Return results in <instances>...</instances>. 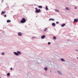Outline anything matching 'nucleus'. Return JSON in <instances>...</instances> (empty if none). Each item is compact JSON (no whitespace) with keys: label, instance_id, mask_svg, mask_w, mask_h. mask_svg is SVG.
<instances>
[{"label":"nucleus","instance_id":"f257e3e1","mask_svg":"<svg viewBox=\"0 0 78 78\" xmlns=\"http://www.w3.org/2000/svg\"><path fill=\"white\" fill-rule=\"evenodd\" d=\"M13 53L15 55H16V56H19V55H21L22 53H21V52H20V51H17V52H13Z\"/></svg>","mask_w":78,"mask_h":78},{"label":"nucleus","instance_id":"f03ea898","mask_svg":"<svg viewBox=\"0 0 78 78\" xmlns=\"http://www.w3.org/2000/svg\"><path fill=\"white\" fill-rule=\"evenodd\" d=\"M26 22V19L24 18H23L20 21V23H24Z\"/></svg>","mask_w":78,"mask_h":78},{"label":"nucleus","instance_id":"7ed1b4c3","mask_svg":"<svg viewBox=\"0 0 78 78\" xmlns=\"http://www.w3.org/2000/svg\"><path fill=\"white\" fill-rule=\"evenodd\" d=\"M35 9L36 10L35 12L36 13H39L41 11V9H37V8H35Z\"/></svg>","mask_w":78,"mask_h":78},{"label":"nucleus","instance_id":"20e7f679","mask_svg":"<svg viewBox=\"0 0 78 78\" xmlns=\"http://www.w3.org/2000/svg\"><path fill=\"white\" fill-rule=\"evenodd\" d=\"M45 38V35H43L41 37V39H44Z\"/></svg>","mask_w":78,"mask_h":78},{"label":"nucleus","instance_id":"39448f33","mask_svg":"<svg viewBox=\"0 0 78 78\" xmlns=\"http://www.w3.org/2000/svg\"><path fill=\"white\" fill-rule=\"evenodd\" d=\"M18 36H22V33L19 32L18 33Z\"/></svg>","mask_w":78,"mask_h":78},{"label":"nucleus","instance_id":"423d86ee","mask_svg":"<svg viewBox=\"0 0 78 78\" xmlns=\"http://www.w3.org/2000/svg\"><path fill=\"white\" fill-rule=\"evenodd\" d=\"M55 25H56V24H55V23H52V25L53 27H55Z\"/></svg>","mask_w":78,"mask_h":78},{"label":"nucleus","instance_id":"0eeeda50","mask_svg":"<svg viewBox=\"0 0 78 78\" xmlns=\"http://www.w3.org/2000/svg\"><path fill=\"white\" fill-rule=\"evenodd\" d=\"M78 21V19H74V22H77Z\"/></svg>","mask_w":78,"mask_h":78},{"label":"nucleus","instance_id":"6e6552de","mask_svg":"<svg viewBox=\"0 0 78 78\" xmlns=\"http://www.w3.org/2000/svg\"><path fill=\"white\" fill-rule=\"evenodd\" d=\"M11 22V20H7V23H9Z\"/></svg>","mask_w":78,"mask_h":78},{"label":"nucleus","instance_id":"1a4fd4ad","mask_svg":"<svg viewBox=\"0 0 78 78\" xmlns=\"http://www.w3.org/2000/svg\"><path fill=\"white\" fill-rule=\"evenodd\" d=\"M61 61H63V62H65V60H64V59L62 58H61Z\"/></svg>","mask_w":78,"mask_h":78},{"label":"nucleus","instance_id":"9d476101","mask_svg":"<svg viewBox=\"0 0 78 78\" xmlns=\"http://www.w3.org/2000/svg\"><path fill=\"white\" fill-rule=\"evenodd\" d=\"M49 20H52V21H54L55 20V19L53 18H50L49 19Z\"/></svg>","mask_w":78,"mask_h":78},{"label":"nucleus","instance_id":"9b49d317","mask_svg":"<svg viewBox=\"0 0 78 78\" xmlns=\"http://www.w3.org/2000/svg\"><path fill=\"white\" fill-rule=\"evenodd\" d=\"M66 25V24L65 23H63L62 25H61L62 27H64V26Z\"/></svg>","mask_w":78,"mask_h":78},{"label":"nucleus","instance_id":"f8f14e48","mask_svg":"<svg viewBox=\"0 0 78 78\" xmlns=\"http://www.w3.org/2000/svg\"><path fill=\"white\" fill-rule=\"evenodd\" d=\"M58 72L59 74L60 75H62V74H61V71H58Z\"/></svg>","mask_w":78,"mask_h":78},{"label":"nucleus","instance_id":"ddd939ff","mask_svg":"<svg viewBox=\"0 0 78 78\" xmlns=\"http://www.w3.org/2000/svg\"><path fill=\"white\" fill-rule=\"evenodd\" d=\"M5 12H6L5 11L4 12L3 11H2V12L1 13V15H2V14H5Z\"/></svg>","mask_w":78,"mask_h":78},{"label":"nucleus","instance_id":"4468645a","mask_svg":"<svg viewBox=\"0 0 78 78\" xmlns=\"http://www.w3.org/2000/svg\"><path fill=\"white\" fill-rule=\"evenodd\" d=\"M44 70H45V71H47V70H48V69L47 68V67H45L44 68Z\"/></svg>","mask_w":78,"mask_h":78},{"label":"nucleus","instance_id":"2eb2a0df","mask_svg":"<svg viewBox=\"0 0 78 78\" xmlns=\"http://www.w3.org/2000/svg\"><path fill=\"white\" fill-rule=\"evenodd\" d=\"M38 7L39 8H42V6L41 5H39L38 6Z\"/></svg>","mask_w":78,"mask_h":78},{"label":"nucleus","instance_id":"dca6fc26","mask_svg":"<svg viewBox=\"0 0 78 78\" xmlns=\"http://www.w3.org/2000/svg\"><path fill=\"white\" fill-rule=\"evenodd\" d=\"M45 9H46V11L48 10V7H47V6H46Z\"/></svg>","mask_w":78,"mask_h":78},{"label":"nucleus","instance_id":"f3484780","mask_svg":"<svg viewBox=\"0 0 78 78\" xmlns=\"http://www.w3.org/2000/svg\"><path fill=\"white\" fill-rule=\"evenodd\" d=\"M66 9L67 11H69V7H66Z\"/></svg>","mask_w":78,"mask_h":78},{"label":"nucleus","instance_id":"a211bd4d","mask_svg":"<svg viewBox=\"0 0 78 78\" xmlns=\"http://www.w3.org/2000/svg\"><path fill=\"white\" fill-rule=\"evenodd\" d=\"M53 39H55H55H56V37H55L54 36L53 37Z\"/></svg>","mask_w":78,"mask_h":78},{"label":"nucleus","instance_id":"6ab92c4d","mask_svg":"<svg viewBox=\"0 0 78 78\" xmlns=\"http://www.w3.org/2000/svg\"><path fill=\"white\" fill-rule=\"evenodd\" d=\"M7 75L8 76H9L10 75V73H7Z\"/></svg>","mask_w":78,"mask_h":78},{"label":"nucleus","instance_id":"aec40b11","mask_svg":"<svg viewBox=\"0 0 78 78\" xmlns=\"http://www.w3.org/2000/svg\"><path fill=\"white\" fill-rule=\"evenodd\" d=\"M55 11L56 12H59V10H55Z\"/></svg>","mask_w":78,"mask_h":78},{"label":"nucleus","instance_id":"412c9836","mask_svg":"<svg viewBox=\"0 0 78 78\" xmlns=\"http://www.w3.org/2000/svg\"><path fill=\"white\" fill-rule=\"evenodd\" d=\"M4 54H5V53L4 52H2L1 54L2 55H4Z\"/></svg>","mask_w":78,"mask_h":78},{"label":"nucleus","instance_id":"4be33fe9","mask_svg":"<svg viewBox=\"0 0 78 78\" xmlns=\"http://www.w3.org/2000/svg\"><path fill=\"white\" fill-rule=\"evenodd\" d=\"M51 44V43H50V42H48V45H50Z\"/></svg>","mask_w":78,"mask_h":78},{"label":"nucleus","instance_id":"5701e85b","mask_svg":"<svg viewBox=\"0 0 78 78\" xmlns=\"http://www.w3.org/2000/svg\"><path fill=\"white\" fill-rule=\"evenodd\" d=\"M4 17H6V15H5Z\"/></svg>","mask_w":78,"mask_h":78},{"label":"nucleus","instance_id":"b1692460","mask_svg":"<svg viewBox=\"0 0 78 78\" xmlns=\"http://www.w3.org/2000/svg\"><path fill=\"white\" fill-rule=\"evenodd\" d=\"M59 22H56V24H58V23H59Z\"/></svg>","mask_w":78,"mask_h":78},{"label":"nucleus","instance_id":"393cba45","mask_svg":"<svg viewBox=\"0 0 78 78\" xmlns=\"http://www.w3.org/2000/svg\"><path fill=\"white\" fill-rule=\"evenodd\" d=\"M10 70H12V68H10Z\"/></svg>","mask_w":78,"mask_h":78},{"label":"nucleus","instance_id":"a878e982","mask_svg":"<svg viewBox=\"0 0 78 78\" xmlns=\"http://www.w3.org/2000/svg\"><path fill=\"white\" fill-rule=\"evenodd\" d=\"M36 37H32V38H36Z\"/></svg>","mask_w":78,"mask_h":78},{"label":"nucleus","instance_id":"bb28decb","mask_svg":"<svg viewBox=\"0 0 78 78\" xmlns=\"http://www.w3.org/2000/svg\"><path fill=\"white\" fill-rule=\"evenodd\" d=\"M45 30H47V28H45Z\"/></svg>","mask_w":78,"mask_h":78},{"label":"nucleus","instance_id":"cd10ccee","mask_svg":"<svg viewBox=\"0 0 78 78\" xmlns=\"http://www.w3.org/2000/svg\"><path fill=\"white\" fill-rule=\"evenodd\" d=\"M76 51H78V50L77 49H76Z\"/></svg>","mask_w":78,"mask_h":78},{"label":"nucleus","instance_id":"c85d7f7f","mask_svg":"<svg viewBox=\"0 0 78 78\" xmlns=\"http://www.w3.org/2000/svg\"><path fill=\"white\" fill-rule=\"evenodd\" d=\"M44 31H46V30H44Z\"/></svg>","mask_w":78,"mask_h":78},{"label":"nucleus","instance_id":"c756f323","mask_svg":"<svg viewBox=\"0 0 78 78\" xmlns=\"http://www.w3.org/2000/svg\"><path fill=\"white\" fill-rule=\"evenodd\" d=\"M77 7H75V9H77Z\"/></svg>","mask_w":78,"mask_h":78},{"label":"nucleus","instance_id":"7c9ffc66","mask_svg":"<svg viewBox=\"0 0 78 78\" xmlns=\"http://www.w3.org/2000/svg\"><path fill=\"white\" fill-rule=\"evenodd\" d=\"M3 2V0H2V2Z\"/></svg>","mask_w":78,"mask_h":78},{"label":"nucleus","instance_id":"2f4dec72","mask_svg":"<svg viewBox=\"0 0 78 78\" xmlns=\"http://www.w3.org/2000/svg\"><path fill=\"white\" fill-rule=\"evenodd\" d=\"M77 59H78V57H77Z\"/></svg>","mask_w":78,"mask_h":78},{"label":"nucleus","instance_id":"473e14b6","mask_svg":"<svg viewBox=\"0 0 78 78\" xmlns=\"http://www.w3.org/2000/svg\"><path fill=\"white\" fill-rule=\"evenodd\" d=\"M36 17H37V16H36Z\"/></svg>","mask_w":78,"mask_h":78},{"label":"nucleus","instance_id":"72a5a7b5","mask_svg":"<svg viewBox=\"0 0 78 78\" xmlns=\"http://www.w3.org/2000/svg\"><path fill=\"white\" fill-rule=\"evenodd\" d=\"M68 41H70V40H68Z\"/></svg>","mask_w":78,"mask_h":78},{"label":"nucleus","instance_id":"f704fd0d","mask_svg":"<svg viewBox=\"0 0 78 78\" xmlns=\"http://www.w3.org/2000/svg\"><path fill=\"white\" fill-rule=\"evenodd\" d=\"M0 78H1V77H0Z\"/></svg>","mask_w":78,"mask_h":78}]
</instances>
